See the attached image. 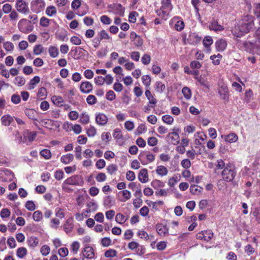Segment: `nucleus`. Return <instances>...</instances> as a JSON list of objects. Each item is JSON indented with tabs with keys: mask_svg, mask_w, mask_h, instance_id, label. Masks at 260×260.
Instances as JSON below:
<instances>
[{
	"mask_svg": "<svg viewBox=\"0 0 260 260\" xmlns=\"http://www.w3.org/2000/svg\"><path fill=\"white\" fill-rule=\"evenodd\" d=\"M253 27V17L249 15H246L235 27V30L233 34L237 37H241L244 34L249 32Z\"/></svg>",
	"mask_w": 260,
	"mask_h": 260,
	"instance_id": "1",
	"label": "nucleus"
},
{
	"mask_svg": "<svg viewBox=\"0 0 260 260\" xmlns=\"http://www.w3.org/2000/svg\"><path fill=\"white\" fill-rule=\"evenodd\" d=\"M236 174L234 167L230 164L226 165L225 168L221 173L223 179L226 182H231L233 180Z\"/></svg>",
	"mask_w": 260,
	"mask_h": 260,
	"instance_id": "2",
	"label": "nucleus"
},
{
	"mask_svg": "<svg viewBox=\"0 0 260 260\" xmlns=\"http://www.w3.org/2000/svg\"><path fill=\"white\" fill-rule=\"evenodd\" d=\"M18 28L21 32L28 34L32 31L34 26L29 20L23 18L18 22Z\"/></svg>",
	"mask_w": 260,
	"mask_h": 260,
	"instance_id": "3",
	"label": "nucleus"
},
{
	"mask_svg": "<svg viewBox=\"0 0 260 260\" xmlns=\"http://www.w3.org/2000/svg\"><path fill=\"white\" fill-rule=\"evenodd\" d=\"M155 155L148 151H142L139 155L138 158L143 165H146L153 162Z\"/></svg>",
	"mask_w": 260,
	"mask_h": 260,
	"instance_id": "4",
	"label": "nucleus"
},
{
	"mask_svg": "<svg viewBox=\"0 0 260 260\" xmlns=\"http://www.w3.org/2000/svg\"><path fill=\"white\" fill-rule=\"evenodd\" d=\"M160 11H157L159 16H168L169 12L172 9L173 6L171 3V0H162L161 2Z\"/></svg>",
	"mask_w": 260,
	"mask_h": 260,
	"instance_id": "5",
	"label": "nucleus"
},
{
	"mask_svg": "<svg viewBox=\"0 0 260 260\" xmlns=\"http://www.w3.org/2000/svg\"><path fill=\"white\" fill-rule=\"evenodd\" d=\"M15 9L21 14L26 15L29 13V9L25 0H16Z\"/></svg>",
	"mask_w": 260,
	"mask_h": 260,
	"instance_id": "6",
	"label": "nucleus"
},
{
	"mask_svg": "<svg viewBox=\"0 0 260 260\" xmlns=\"http://www.w3.org/2000/svg\"><path fill=\"white\" fill-rule=\"evenodd\" d=\"M218 92L220 98L224 100L225 102L229 101V90L226 84L223 82H219L218 83Z\"/></svg>",
	"mask_w": 260,
	"mask_h": 260,
	"instance_id": "7",
	"label": "nucleus"
},
{
	"mask_svg": "<svg viewBox=\"0 0 260 260\" xmlns=\"http://www.w3.org/2000/svg\"><path fill=\"white\" fill-rule=\"evenodd\" d=\"M45 7V3L44 0H33L31 3V10L37 13L42 11Z\"/></svg>",
	"mask_w": 260,
	"mask_h": 260,
	"instance_id": "8",
	"label": "nucleus"
},
{
	"mask_svg": "<svg viewBox=\"0 0 260 260\" xmlns=\"http://www.w3.org/2000/svg\"><path fill=\"white\" fill-rule=\"evenodd\" d=\"M82 182L81 177L79 175H73L66 179L62 184V185H79Z\"/></svg>",
	"mask_w": 260,
	"mask_h": 260,
	"instance_id": "9",
	"label": "nucleus"
},
{
	"mask_svg": "<svg viewBox=\"0 0 260 260\" xmlns=\"http://www.w3.org/2000/svg\"><path fill=\"white\" fill-rule=\"evenodd\" d=\"M213 237V233L212 231L208 230L202 231L197 234L198 239L203 240L206 242L210 241Z\"/></svg>",
	"mask_w": 260,
	"mask_h": 260,
	"instance_id": "10",
	"label": "nucleus"
},
{
	"mask_svg": "<svg viewBox=\"0 0 260 260\" xmlns=\"http://www.w3.org/2000/svg\"><path fill=\"white\" fill-rule=\"evenodd\" d=\"M202 40V37H200L198 34L196 32H191L188 36L187 39L188 43L191 45H197Z\"/></svg>",
	"mask_w": 260,
	"mask_h": 260,
	"instance_id": "11",
	"label": "nucleus"
},
{
	"mask_svg": "<svg viewBox=\"0 0 260 260\" xmlns=\"http://www.w3.org/2000/svg\"><path fill=\"white\" fill-rule=\"evenodd\" d=\"M178 131H179L178 128L174 127L173 129V132L170 133L167 136L171 140V143L173 145H177L179 142V136L177 133Z\"/></svg>",
	"mask_w": 260,
	"mask_h": 260,
	"instance_id": "12",
	"label": "nucleus"
},
{
	"mask_svg": "<svg viewBox=\"0 0 260 260\" xmlns=\"http://www.w3.org/2000/svg\"><path fill=\"white\" fill-rule=\"evenodd\" d=\"M92 84L87 81L82 82L80 86V89L81 91L84 93H90L92 91Z\"/></svg>",
	"mask_w": 260,
	"mask_h": 260,
	"instance_id": "13",
	"label": "nucleus"
},
{
	"mask_svg": "<svg viewBox=\"0 0 260 260\" xmlns=\"http://www.w3.org/2000/svg\"><path fill=\"white\" fill-rule=\"evenodd\" d=\"M109 7L111 8L116 14L119 15L120 16H123L125 9L121 5L114 4L109 6Z\"/></svg>",
	"mask_w": 260,
	"mask_h": 260,
	"instance_id": "14",
	"label": "nucleus"
},
{
	"mask_svg": "<svg viewBox=\"0 0 260 260\" xmlns=\"http://www.w3.org/2000/svg\"><path fill=\"white\" fill-rule=\"evenodd\" d=\"M108 119L107 116L102 113L96 114L95 117L96 123L101 126L105 125L108 122Z\"/></svg>",
	"mask_w": 260,
	"mask_h": 260,
	"instance_id": "15",
	"label": "nucleus"
},
{
	"mask_svg": "<svg viewBox=\"0 0 260 260\" xmlns=\"http://www.w3.org/2000/svg\"><path fill=\"white\" fill-rule=\"evenodd\" d=\"M138 179L143 183H146L148 181L147 169L144 168L140 171L138 174Z\"/></svg>",
	"mask_w": 260,
	"mask_h": 260,
	"instance_id": "16",
	"label": "nucleus"
},
{
	"mask_svg": "<svg viewBox=\"0 0 260 260\" xmlns=\"http://www.w3.org/2000/svg\"><path fill=\"white\" fill-rule=\"evenodd\" d=\"M14 117L9 114L3 116L1 119L2 124L5 126H8L14 122Z\"/></svg>",
	"mask_w": 260,
	"mask_h": 260,
	"instance_id": "17",
	"label": "nucleus"
},
{
	"mask_svg": "<svg viewBox=\"0 0 260 260\" xmlns=\"http://www.w3.org/2000/svg\"><path fill=\"white\" fill-rule=\"evenodd\" d=\"M221 138L223 139L226 142L230 143L236 142L238 139V136L235 133H230L227 135H221Z\"/></svg>",
	"mask_w": 260,
	"mask_h": 260,
	"instance_id": "18",
	"label": "nucleus"
},
{
	"mask_svg": "<svg viewBox=\"0 0 260 260\" xmlns=\"http://www.w3.org/2000/svg\"><path fill=\"white\" fill-rule=\"evenodd\" d=\"M83 256L87 259H92L94 256L93 249L90 246H87L84 248L83 251Z\"/></svg>",
	"mask_w": 260,
	"mask_h": 260,
	"instance_id": "19",
	"label": "nucleus"
},
{
	"mask_svg": "<svg viewBox=\"0 0 260 260\" xmlns=\"http://www.w3.org/2000/svg\"><path fill=\"white\" fill-rule=\"evenodd\" d=\"M25 114L30 119L38 121V113L32 109H26L24 111Z\"/></svg>",
	"mask_w": 260,
	"mask_h": 260,
	"instance_id": "20",
	"label": "nucleus"
},
{
	"mask_svg": "<svg viewBox=\"0 0 260 260\" xmlns=\"http://www.w3.org/2000/svg\"><path fill=\"white\" fill-rule=\"evenodd\" d=\"M104 206L106 208H110L115 204V200L111 196H107L104 198Z\"/></svg>",
	"mask_w": 260,
	"mask_h": 260,
	"instance_id": "21",
	"label": "nucleus"
},
{
	"mask_svg": "<svg viewBox=\"0 0 260 260\" xmlns=\"http://www.w3.org/2000/svg\"><path fill=\"white\" fill-rule=\"evenodd\" d=\"M156 229L157 233L161 236H165L169 232V230L167 226L162 224H157Z\"/></svg>",
	"mask_w": 260,
	"mask_h": 260,
	"instance_id": "22",
	"label": "nucleus"
},
{
	"mask_svg": "<svg viewBox=\"0 0 260 260\" xmlns=\"http://www.w3.org/2000/svg\"><path fill=\"white\" fill-rule=\"evenodd\" d=\"M145 95L149 101V103L151 105V107L154 108L157 103V100L154 98L150 91L148 89L145 91Z\"/></svg>",
	"mask_w": 260,
	"mask_h": 260,
	"instance_id": "23",
	"label": "nucleus"
},
{
	"mask_svg": "<svg viewBox=\"0 0 260 260\" xmlns=\"http://www.w3.org/2000/svg\"><path fill=\"white\" fill-rule=\"evenodd\" d=\"M227 45L226 41L223 39L218 40L215 43V46L218 51H223Z\"/></svg>",
	"mask_w": 260,
	"mask_h": 260,
	"instance_id": "24",
	"label": "nucleus"
},
{
	"mask_svg": "<svg viewBox=\"0 0 260 260\" xmlns=\"http://www.w3.org/2000/svg\"><path fill=\"white\" fill-rule=\"evenodd\" d=\"M209 28L210 30H213L215 31H221L224 29V27L222 25L219 24L215 20H213L210 23L209 25Z\"/></svg>",
	"mask_w": 260,
	"mask_h": 260,
	"instance_id": "25",
	"label": "nucleus"
},
{
	"mask_svg": "<svg viewBox=\"0 0 260 260\" xmlns=\"http://www.w3.org/2000/svg\"><path fill=\"white\" fill-rule=\"evenodd\" d=\"M51 101L54 105L58 107L63 106L64 101L60 96L53 95L51 98Z\"/></svg>",
	"mask_w": 260,
	"mask_h": 260,
	"instance_id": "26",
	"label": "nucleus"
},
{
	"mask_svg": "<svg viewBox=\"0 0 260 260\" xmlns=\"http://www.w3.org/2000/svg\"><path fill=\"white\" fill-rule=\"evenodd\" d=\"M72 220V219H68L63 225L64 231L67 233H71L73 229L74 225Z\"/></svg>",
	"mask_w": 260,
	"mask_h": 260,
	"instance_id": "27",
	"label": "nucleus"
},
{
	"mask_svg": "<svg viewBox=\"0 0 260 260\" xmlns=\"http://www.w3.org/2000/svg\"><path fill=\"white\" fill-rule=\"evenodd\" d=\"M74 159L73 154L69 153L66 155H63L61 157L60 161L64 164H69Z\"/></svg>",
	"mask_w": 260,
	"mask_h": 260,
	"instance_id": "28",
	"label": "nucleus"
},
{
	"mask_svg": "<svg viewBox=\"0 0 260 260\" xmlns=\"http://www.w3.org/2000/svg\"><path fill=\"white\" fill-rule=\"evenodd\" d=\"M156 172L158 175L165 176L168 174V170L166 167L164 166H159L156 168Z\"/></svg>",
	"mask_w": 260,
	"mask_h": 260,
	"instance_id": "29",
	"label": "nucleus"
},
{
	"mask_svg": "<svg viewBox=\"0 0 260 260\" xmlns=\"http://www.w3.org/2000/svg\"><path fill=\"white\" fill-rule=\"evenodd\" d=\"M40 78L39 76H35L32 79L30 80L29 84L28 89L29 90L35 88V85L39 83Z\"/></svg>",
	"mask_w": 260,
	"mask_h": 260,
	"instance_id": "30",
	"label": "nucleus"
},
{
	"mask_svg": "<svg viewBox=\"0 0 260 260\" xmlns=\"http://www.w3.org/2000/svg\"><path fill=\"white\" fill-rule=\"evenodd\" d=\"M151 186L155 189L165 186V183L157 179L153 180L151 183Z\"/></svg>",
	"mask_w": 260,
	"mask_h": 260,
	"instance_id": "31",
	"label": "nucleus"
},
{
	"mask_svg": "<svg viewBox=\"0 0 260 260\" xmlns=\"http://www.w3.org/2000/svg\"><path fill=\"white\" fill-rule=\"evenodd\" d=\"M86 134L89 137H93L96 135V129L92 125H90L86 128Z\"/></svg>",
	"mask_w": 260,
	"mask_h": 260,
	"instance_id": "32",
	"label": "nucleus"
},
{
	"mask_svg": "<svg viewBox=\"0 0 260 260\" xmlns=\"http://www.w3.org/2000/svg\"><path fill=\"white\" fill-rule=\"evenodd\" d=\"M18 12L16 10L13 9L9 15L10 20L12 22H16L19 19Z\"/></svg>",
	"mask_w": 260,
	"mask_h": 260,
	"instance_id": "33",
	"label": "nucleus"
},
{
	"mask_svg": "<svg viewBox=\"0 0 260 260\" xmlns=\"http://www.w3.org/2000/svg\"><path fill=\"white\" fill-rule=\"evenodd\" d=\"M48 52L50 56L52 58L56 57L59 54L58 48L54 46H50L49 48Z\"/></svg>",
	"mask_w": 260,
	"mask_h": 260,
	"instance_id": "34",
	"label": "nucleus"
},
{
	"mask_svg": "<svg viewBox=\"0 0 260 260\" xmlns=\"http://www.w3.org/2000/svg\"><path fill=\"white\" fill-rule=\"evenodd\" d=\"M127 219L128 217L127 216H125L121 213H118L116 215L115 220L118 223H124Z\"/></svg>",
	"mask_w": 260,
	"mask_h": 260,
	"instance_id": "35",
	"label": "nucleus"
},
{
	"mask_svg": "<svg viewBox=\"0 0 260 260\" xmlns=\"http://www.w3.org/2000/svg\"><path fill=\"white\" fill-rule=\"evenodd\" d=\"M27 252V249L25 247H21L17 249L16 255L18 257L22 258L26 255Z\"/></svg>",
	"mask_w": 260,
	"mask_h": 260,
	"instance_id": "36",
	"label": "nucleus"
},
{
	"mask_svg": "<svg viewBox=\"0 0 260 260\" xmlns=\"http://www.w3.org/2000/svg\"><path fill=\"white\" fill-rule=\"evenodd\" d=\"M166 86L160 81H157L155 84V89L157 92L162 93L165 89Z\"/></svg>",
	"mask_w": 260,
	"mask_h": 260,
	"instance_id": "37",
	"label": "nucleus"
},
{
	"mask_svg": "<svg viewBox=\"0 0 260 260\" xmlns=\"http://www.w3.org/2000/svg\"><path fill=\"white\" fill-rule=\"evenodd\" d=\"M25 80L24 77L18 76L15 77L14 80V83L18 86H22L25 84Z\"/></svg>",
	"mask_w": 260,
	"mask_h": 260,
	"instance_id": "38",
	"label": "nucleus"
},
{
	"mask_svg": "<svg viewBox=\"0 0 260 260\" xmlns=\"http://www.w3.org/2000/svg\"><path fill=\"white\" fill-rule=\"evenodd\" d=\"M202 190V187H199L196 185H191L190 187V191L191 193L193 194H197L200 193Z\"/></svg>",
	"mask_w": 260,
	"mask_h": 260,
	"instance_id": "39",
	"label": "nucleus"
},
{
	"mask_svg": "<svg viewBox=\"0 0 260 260\" xmlns=\"http://www.w3.org/2000/svg\"><path fill=\"white\" fill-rule=\"evenodd\" d=\"M24 135H26L29 141L31 142L35 139L37 133L36 132H29L26 130L24 132Z\"/></svg>",
	"mask_w": 260,
	"mask_h": 260,
	"instance_id": "40",
	"label": "nucleus"
},
{
	"mask_svg": "<svg viewBox=\"0 0 260 260\" xmlns=\"http://www.w3.org/2000/svg\"><path fill=\"white\" fill-rule=\"evenodd\" d=\"M119 193H122L123 197V199L121 200V202H125L130 199L132 197L131 192L128 190H123Z\"/></svg>",
	"mask_w": 260,
	"mask_h": 260,
	"instance_id": "41",
	"label": "nucleus"
},
{
	"mask_svg": "<svg viewBox=\"0 0 260 260\" xmlns=\"http://www.w3.org/2000/svg\"><path fill=\"white\" fill-rule=\"evenodd\" d=\"M162 120L166 123L171 125L174 121L173 117L170 115H165L162 116Z\"/></svg>",
	"mask_w": 260,
	"mask_h": 260,
	"instance_id": "42",
	"label": "nucleus"
},
{
	"mask_svg": "<svg viewBox=\"0 0 260 260\" xmlns=\"http://www.w3.org/2000/svg\"><path fill=\"white\" fill-rule=\"evenodd\" d=\"M46 13L49 16H52L56 14V9L54 6H49L46 9Z\"/></svg>",
	"mask_w": 260,
	"mask_h": 260,
	"instance_id": "43",
	"label": "nucleus"
},
{
	"mask_svg": "<svg viewBox=\"0 0 260 260\" xmlns=\"http://www.w3.org/2000/svg\"><path fill=\"white\" fill-rule=\"evenodd\" d=\"M80 121L83 124H87L89 122V116L86 113H82L80 116Z\"/></svg>",
	"mask_w": 260,
	"mask_h": 260,
	"instance_id": "44",
	"label": "nucleus"
},
{
	"mask_svg": "<svg viewBox=\"0 0 260 260\" xmlns=\"http://www.w3.org/2000/svg\"><path fill=\"white\" fill-rule=\"evenodd\" d=\"M28 242L30 247H35L38 245L39 240L35 237H31L29 238Z\"/></svg>",
	"mask_w": 260,
	"mask_h": 260,
	"instance_id": "45",
	"label": "nucleus"
},
{
	"mask_svg": "<svg viewBox=\"0 0 260 260\" xmlns=\"http://www.w3.org/2000/svg\"><path fill=\"white\" fill-rule=\"evenodd\" d=\"M4 48L8 52H11L14 50V46L10 42H6L3 44Z\"/></svg>",
	"mask_w": 260,
	"mask_h": 260,
	"instance_id": "46",
	"label": "nucleus"
},
{
	"mask_svg": "<svg viewBox=\"0 0 260 260\" xmlns=\"http://www.w3.org/2000/svg\"><path fill=\"white\" fill-rule=\"evenodd\" d=\"M40 155L46 159H49L51 157V153L48 149H43L40 151Z\"/></svg>",
	"mask_w": 260,
	"mask_h": 260,
	"instance_id": "47",
	"label": "nucleus"
},
{
	"mask_svg": "<svg viewBox=\"0 0 260 260\" xmlns=\"http://www.w3.org/2000/svg\"><path fill=\"white\" fill-rule=\"evenodd\" d=\"M142 81L145 86L148 88L151 84V78L149 75H144L142 77Z\"/></svg>",
	"mask_w": 260,
	"mask_h": 260,
	"instance_id": "48",
	"label": "nucleus"
},
{
	"mask_svg": "<svg viewBox=\"0 0 260 260\" xmlns=\"http://www.w3.org/2000/svg\"><path fill=\"white\" fill-rule=\"evenodd\" d=\"M182 92L186 99L189 100L191 98V90L189 88L187 87H183L182 90Z\"/></svg>",
	"mask_w": 260,
	"mask_h": 260,
	"instance_id": "49",
	"label": "nucleus"
},
{
	"mask_svg": "<svg viewBox=\"0 0 260 260\" xmlns=\"http://www.w3.org/2000/svg\"><path fill=\"white\" fill-rule=\"evenodd\" d=\"M87 206L88 208L90 209V210H92V211H96L98 208L97 203L93 200H92L89 202L87 205Z\"/></svg>",
	"mask_w": 260,
	"mask_h": 260,
	"instance_id": "50",
	"label": "nucleus"
},
{
	"mask_svg": "<svg viewBox=\"0 0 260 260\" xmlns=\"http://www.w3.org/2000/svg\"><path fill=\"white\" fill-rule=\"evenodd\" d=\"M204 46L207 48L209 47L213 43V40L210 36H207L203 40Z\"/></svg>",
	"mask_w": 260,
	"mask_h": 260,
	"instance_id": "51",
	"label": "nucleus"
},
{
	"mask_svg": "<svg viewBox=\"0 0 260 260\" xmlns=\"http://www.w3.org/2000/svg\"><path fill=\"white\" fill-rule=\"evenodd\" d=\"M32 218L35 221H40L43 218L41 212L39 210L35 211L32 215Z\"/></svg>",
	"mask_w": 260,
	"mask_h": 260,
	"instance_id": "52",
	"label": "nucleus"
},
{
	"mask_svg": "<svg viewBox=\"0 0 260 260\" xmlns=\"http://www.w3.org/2000/svg\"><path fill=\"white\" fill-rule=\"evenodd\" d=\"M225 166V164L222 159H218L215 164V170L224 169Z\"/></svg>",
	"mask_w": 260,
	"mask_h": 260,
	"instance_id": "53",
	"label": "nucleus"
},
{
	"mask_svg": "<svg viewBox=\"0 0 260 260\" xmlns=\"http://www.w3.org/2000/svg\"><path fill=\"white\" fill-rule=\"evenodd\" d=\"M107 172L112 175L113 173L117 171V166L115 164H111L107 167Z\"/></svg>",
	"mask_w": 260,
	"mask_h": 260,
	"instance_id": "54",
	"label": "nucleus"
},
{
	"mask_svg": "<svg viewBox=\"0 0 260 260\" xmlns=\"http://www.w3.org/2000/svg\"><path fill=\"white\" fill-rule=\"evenodd\" d=\"M13 10L12 9V6L9 4H4L3 6V7H2V11L3 12L5 13V14H9Z\"/></svg>",
	"mask_w": 260,
	"mask_h": 260,
	"instance_id": "55",
	"label": "nucleus"
},
{
	"mask_svg": "<svg viewBox=\"0 0 260 260\" xmlns=\"http://www.w3.org/2000/svg\"><path fill=\"white\" fill-rule=\"evenodd\" d=\"M34 53L36 55H40L43 51V47L40 45H37L34 47Z\"/></svg>",
	"mask_w": 260,
	"mask_h": 260,
	"instance_id": "56",
	"label": "nucleus"
},
{
	"mask_svg": "<svg viewBox=\"0 0 260 260\" xmlns=\"http://www.w3.org/2000/svg\"><path fill=\"white\" fill-rule=\"evenodd\" d=\"M96 180L99 182H104L107 179L106 174L104 173H99L95 177Z\"/></svg>",
	"mask_w": 260,
	"mask_h": 260,
	"instance_id": "57",
	"label": "nucleus"
},
{
	"mask_svg": "<svg viewBox=\"0 0 260 260\" xmlns=\"http://www.w3.org/2000/svg\"><path fill=\"white\" fill-rule=\"evenodd\" d=\"M25 208L29 211H34L36 209L35 203L32 201H28L25 204Z\"/></svg>",
	"mask_w": 260,
	"mask_h": 260,
	"instance_id": "58",
	"label": "nucleus"
},
{
	"mask_svg": "<svg viewBox=\"0 0 260 260\" xmlns=\"http://www.w3.org/2000/svg\"><path fill=\"white\" fill-rule=\"evenodd\" d=\"M71 42L75 45H79L81 44V40L78 37L74 36L70 39Z\"/></svg>",
	"mask_w": 260,
	"mask_h": 260,
	"instance_id": "59",
	"label": "nucleus"
},
{
	"mask_svg": "<svg viewBox=\"0 0 260 260\" xmlns=\"http://www.w3.org/2000/svg\"><path fill=\"white\" fill-rule=\"evenodd\" d=\"M40 251L43 255L46 256L49 253L50 248L48 245H45L41 247Z\"/></svg>",
	"mask_w": 260,
	"mask_h": 260,
	"instance_id": "60",
	"label": "nucleus"
},
{
	"mask_svg": "<svg viewBox=\"0 0 260 260\" xmlns=\"http://www.w3.org/2000/svg\"><path fill=\"white\" fill-rule=\"evenodd\" d=\"M174 27L177 31H181L184 27V22L181 20L177 21Z\"/></svg>",
	"mask_w": 260,
	"mask_h": 260,
	"instance_id": "61",
	"label": "nucleus"
},
{
	"mask_svg": "<svg viewBox=\"0 0 260 260\" xmlns=\"http://www.w3.org/2000/svg\"><path fill=\"white\" fill-rule=\"evenodd\" d=\"M82 0H74L72 2L71 7L73 10L78 9L81 5Z\"/></svg>",
	"mask_w": 260,
	"mask_h": 260,
	"instance_id": "62",
	"label": "nucleus"
},
{
	"mask_svg": "<svg viewBox=\"0 0 260 260\" xmlns=\"http://www.w3.org/2000/svg\"><path fill=\"white\" fill-rule=\"evenodd\" d=\"M63 176L64 173L61 170H57L54 173V177L57 180H61L63 178Z\"/></svg>",
	"mask_w": 260,
	"mask_h": 260,
	"instance_id": "63",
	"label": "nucleus"
},
{
	"mask_svg": "<svg viewBox=\"0 0 260 260\" xmlns=\"http://www.w3.org/2000/svg\"><path fill=\"white\" fill-rule=\"evenodd\" d=\"M142 62L145 64H148L151 61L150 56L147 54H145L141 58Z\"/></svg>",
	"mask_w": 260,
	"mask_h": 260,
	"instance_id": "64",
	"label": "nucleus"
}]
</instances>
